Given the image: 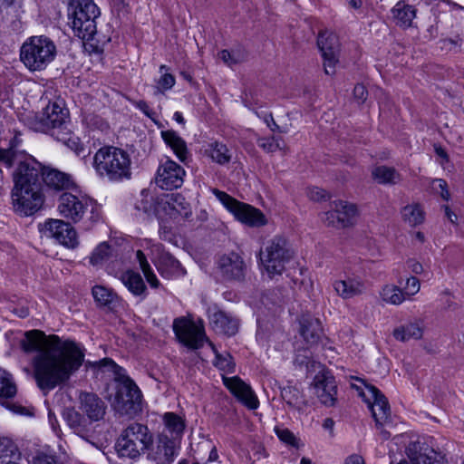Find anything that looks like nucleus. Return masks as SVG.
Here are the masks:
<instances>
[{
	"instance_id": "25",
	"label": "nucleus",
	"mask_w": 464,
	"mask_h": 464,
	"mask_svg": "<svg viewBox=\"0 0 464 464\" xmlns=\"http://www.w3.org/2000/svg\"><path fill=\"white\" fill-rule=\"evenodd\" d=\"M299 333L307 344H316L322 334L321 322L311 315L302 316Z\"/></svg>"
},
{
	"instance_id": "11",
	"label": "nucleus",
	"mask_w": 464,
	"mask_h": 464,
	"mask_svg": "<svg viewBox=\"0 0 464 464\" xmlns=\"http://www.w3.org/2000/svg\"><path fill=\"white\" fill-rule=\"evenodd\" d=\"M38 228L42 237L53 238L67 248H74L79 244L75 229L62 219L49 218L40 223Z\"/></svg>"
},
{
	"instance_id": "39",
	"label": "nucleus",
	"mask_w": 464,
	"mask_h": 464,
	"mask_svg": "<svg viewBox=\"0 0 464 464\" xmlns=\"http://www.w3.org/2000/svg\"><path fill=\"white\" fill-rule=\"evenodd\" d=\"M324 53H321L322 54V58H323V66H324V72L328 75H334L336 71H337V67H338V63H339V54L340 53H328L329 49H326L325 47H324Z\"/></svg>"
},
{
	"instance_id": "38",
	"label": "nucleus",
	"mask_w": 464,
	"mask_h": 464,
	"mask_svg": "<svg viewBox=\"0 0 464 464\" xmlns=\"http://www.w3.org/2000/svg\"><path fill=\"white\" fill-rule=\"evenodd\" d=\"M283 400L292 407L300 408L304 402L300 391L294 386H286L281 390Z\"/></svg>"
},
{
	"instance_id": "32",
	"label": "nucleus",
	"mask_w": 464,
	"mask_h": 464,
	"mask_svg": "<svg viewBox=\"0 0 464 464\" xmlns=\"http://www.w3.org/2000/svg\"><path fill=\"white\" fill-rule=\"evenodd\" d=\"M372 179L382 185H395L401 181V175L395 169L377 166L372 170Z\"/></svg>"
},
{
	"instance_id": "36",
	"label": "nucleus",
	"mask_w": 464,
	"mask_h": 464,
	"mask_svg": "<svg viewBox=\"0 0 464 464\" xmlns=\"http://www.w3.org/2000/svg\"><path fill=\"white\" fill-rule=\"evenodd\" d=\"M381 296L384 302L394 305L401 304L405 300L404 293L396 285H385Z\"/></svg>"
},
{
	"instance_id": "33",
	"label": "nucleus",
	"mask_w": 464,
	"mask_h": 464,
	"mask_svg": "<svg viewBox=\"0 0 464 464\" xmlns=\"http://www.w3.org/2000/svg\"><path fill=\"white\" fill-rule=\"evenodd\" d=\"M401 217L404 222L411 227H416L424 221V211L419 204L407 205L401 209Z\"/></svg>"
},
{
	"instance_id": "51",
	"label": "nucleus",
	"mask_w": 464,
	"mask_h": 464,
	"mask_svg": "<svg viewBox=\"0 0 464 464\" xmlns=\"http://www.w3.org/2000/svg\"><path fill=\"white\" fill-rule=\"evenodd\" d=\"M307 196L311 200L320 201L330 198V195L327 191L320 188H309L307 190Z\"/></svg>"
},
{
	"instance_id": "4",
	"label": "nucleus",
	"mask_w": 464,
	"mask_h": 464,
	"mask_svg": "<svg viewBox=\"0 0 464 464\" xmlns=\"http://www.w3.org/2000/svg\"><path fill=\"white\" fill-rule=\"evenodd\" d=\"M55 43L46 35H33L24 40L19 58L30 72L44 71L56 58Z\"/></svg>"
},
{
	"instance_id": "44",
	"label": "nucleus",
	"mask_w": 464,
	"mask_h": 464,
	"mask_svg": "<svg viewBox=\"0 0 464 464\" xmlns=\"http://www.w3.org/2000/svg\"><path fill=\"white\" fill-rule=\"evenodd\" d=\"M208 154L211 159L219 163L225 164L230 160L231 155L228 153L227 147H210Z\"/></svg>"
},
{
	"instance_id": "31",
	"label": "nucleus",
	"mask_w": 464,
	"mask_h": 464,
	"mask_svg": "<svg viewBox=\"0 0 464 464\" xmlns=\"http://www.w3.org/2000/svg\"><path fill=\"white\" fill-rule=\"evenodd\" d=\"M341 228L353 226L356 222L358 209L356 205L346 201H335Z\"/></svg>"
},
{
	"instance_id": "9",
	"label": "nucleus",
	"mask_w": 464,
	"mask_h": 464,
	"mask_svg": "<svg viewBox=\"0 0 464 464\" xmlns=\"http://www.w3.org/2000/svg\"><path fill=\"white\" fill-rule=\"evenodd\" d=\"M89 207L91 223H96L101 218V208L92 199L79 198L69 192H63L58 198L57 209L60 215L74 223L82 218Z\"/></svg>"
},
{
	"instance_id": "37",
	"label": "nucleus",
	"mask_w": 464,
	"mask_h": 464,
	"mask_svg": "<svg viewBox=\"0 0 464 464\" xmlns=\"http://www.w3.org/2000/svg\"><path fill=\"white\" fill-rule=\"evenodd\" d=\"M164 423L167 430L173 435L179 436L185 429L184 420L176 413L167 412L164 414Z\"/></svg>"
},
{
	"instance_id": "63",
	"label": "nucleus",
	"mask_w": 464,
	"mask_h": 464,
	"mask_svg": "<svg viewBox=\"0 0 464 464\" xmlns=\"http://www.w3.org/2000/svg\"><path fill=\"white\" fill-rule=\"evenodd\" d=\"M435 152L441 165H444V162H448L449 157L443 147H435Z\"/></svg>"
},
{
	"instance_id": "10",
	"label": "nucleus",
	"mask_w": 464,
	"mask_h": 464,
	"mask_svg": "<svg viewBox=\"0 0 464 464\" xmlns=\"http://www.w3.org/2000/svg\"><path fill=\"white\" fill-rule=\"evenodd\" d=\"M212 193L240 222L249 227H260L266 223L264 214L251 205L238 201L225 191L213 188Z\"/></svg>"
},
{
	"instance_id": "34",
	"label": "nucleus",
	"mask_w": 464,
	"mask_h": 464,
	"mask_svg": "<svg viewBox=\"0 0 464 464\" xmlns=\"http://www.w3.org/2000/svg\"><path fill=\"white\" fill-rule=\"evenodd\" d=\"M317 46L321 52L324 53V47L329 49L328 53H340V43L337 35L333 32H323L319 34L317 39Z\"/></svg>"
},
{
	"instance_id": "8",
	"label": "nucleus",
	"mask_w": 464,
	"mask_h": 464,
	"mask_svg": "<svg viewBox=\"0 0 464 464\" xmlns=\"http://www.w3.org/2000/svg\"><path fill=\"white\" fill-rule=\"evenodd\" d=\"M117 386L112 405L122 415L132 416L141 410L142 394L137 384L127 375L116 378Z\"/></svg>"
},
{
	"instance_id": "20",
	"label": "nucleus",
	"mask_w": 464,
	"mask_h": 464,
	"mask_svg": "<svg viewBox=\"0 0 464 464\" xmlns=\"http://www.w3.org/2000/svg\"><path fill=\"white\" fill-rule=\"evenodd\" d=\"M333 287L338 296L346 300L363 295L367 290L365 280L360 276H346L345 278L334 280Z\"/></svg>"
},
{
	"instance_id": "7",
	"label": "nucleus",
	"mask_w": 464,
	"mask_h": 464,
	"mask_svg": "<svg viewBox=\"0 0 464 464\" xmlns=\"http://www.w3.org/2000/svg\"><path fill=\"white\" fill-rule=\"evenodd\" d=\"M293 256L287 240L279 236L267 241L259 254L261 264L270 278L281 275Z\"/></svg>"
},
{
	"instance_id": "26",
	"label": "nucleus",
	"mask_w": 464,
	"mask_h": 464,
	"mask_svg": "<svg viewBox=\"0 0 464 464\" xmlns=\"http://www.w3.org/2000/svg\"><path fill=\"white\" fill-rule=\"evenodd\" d=\"M392 19L396 25L409 28L416 17V10L404 1H399L392 9Z\"/></svg>"
},
{
	"instance_id": "64",
	"label": "nucleus",
	"mask_w": 464,
	"mask_h": 464,
	"mask_svg": "<svg viewBox=\"0 0 464 464\" xmlns=\"http://www.w3.org/2000/svg\"><path fill=\"white\" fill-rule=\"evenodd\" d=\"M344 464H365L362 457L357 454H353L349 456L345 461Z\"/></svg>"
},
{
	"instance_id": "53",
	"label": "nucleus",
	"mask_w": 464,
	"mask_h": 464,
	"mask_svg": "<svg viewBox=\"0 0 464 464\" xmlns=\"http://www.w3.org/2000/svg\"><path fill=\"white\" fill-rule=\"evenodd\" d=\"M135 107L141 111L148 118H150L155 124H158L157 114L150 108L147 102L139 101L134 103Z\"/></svg>"
},
{
	"instance_id": "17",
	"label": "nucleus",
	"mask_w": 464,
	"mask_h": 464,
	"mask_svg": "<svg viewBox=\"0 0 464 464\" xmlns=\"http://www.w3.org/2000/svg\"><path fill=\"white\" fill-rule=\"evenodd\" d=\"M148 451L147 459L155 464H171L178 455L174 440L167 435H160L156 445H151Z\"/></svg>"
},
{
	"instance_id": "12",
	"label": "nucleus",
	"mask_w": 464,
	"mask_h": 464,
	"mask_svg": "<svg viewBox=\"0 0 464 464\" xmlns=\"http://www.w3.org/2000/svg\"><path fill=\"white\" fill-rule=\"evenodd\" d=\"M361 396L367 403L377 428H381L389 422L391 408L387 398L373 385H367Z\"/></svg>"
},
{
	"instance_id": "54",
	"label": "nucleus",
	"mask_w": 464,
	"mask_h": 464,
	"mask_svg": "<svg viewBox=\"0 0 464 464\" xmlns=\"http://www.w3.org/2000/svg\"><path fill=\"white\" fill-rule=\"evenodd\" d=\"M161 135L167 145H183L181 142V139L173 130L162 131Z\"/></svg>"
},
{
	"instance_id": "29",
	"label": "nucleus",
	"mask_w": 464,
	"mask_h": 464,
	"mask_svg": "<svg viewBox=\"0 0 464 464\" xmlns=\"http://www.w3.org/2000/svg\"><path fill=\"white\" fill-rule=\"evenodd\" d=\"M41 182L55 189H67L72 186L71 177L57 169H50L41 173Z\"/></svg>"
},
{
	"instance_id": "21",
	"label": "nucleus",
	"mask_w": 464,
	"mask_h": 464,
	"mask_svg": "<svg viewBox=\"0 0 464 464\" xmlns=\"http://www.w3.org/2000/svg\"><path fill=\"white\" fill-rule=\"evenodd\" d=\"M315 394L321 403L325 406H334L337 396V384L332 375L318 373L314 379Z\"/></svg>"
},
{
	"instance_id": "6",
	"label": "nucleus",
	"mask_w": 464,
	"mask_h": 464,
	"mask_svg": "<svg viewBox=\"0 0 464 464\" xmlns=\"http://www.w3.org/2000/svg\"><path fill=\"white\" fill-rule=\"evenodd\" d=\"M92 164L99 174L116 179L127 176L130 160L129 153L120 147H101Z\"/></svg>"
},
{
	"instance_id": "16",
	"label": "nucleus",
	"mask_w": 464,
	"mask_h": 464,
	"mask_svg": "<svg viewBox=\"0 0 464 464\" xmlns=\"http://www.w3.org/2000/svg\"><path fill=\"white\" fill-rule=\"evenodd\" d=\"M406 452L412 464H447L445 455L434 450L426 441L411 442Z\"/></svg>"
},
{
	"instance_id": "46",
	"label": "nucleus",
	"mask_w": 464,
	"mask_h": 464,
	"mask_svg": "<svg viewBox=\"0 0 464 464\" xmlns=\"http://www.w3.org/2000/svg\"><path fill=\"white\" fill-rule=\"evenodd\" d=\"M275 432L278 439L284 443L293 447H298V440L290 430L286 428L276 427Z\"/></svg>"
},
{
	"instance_id": "1",
	"label": "nucleus",
	"mask_w": 464,
	"mask_h": 464,
	"mask_svg": "<svg viewBox=\"0 0 464 464\" xmlns=\"http://www.w3.org/2000/svg\"><path fill=\"white\" fill-rule=\"evenodd\" d=\"M20 346L25 353H36L32 359L34 378L44 392L68 382L84 360V353L75 342H62L59 336L40 330L25 332Z\"/></svg>"
},
{
	"instance_id": "57",
	"label": "nucleus",
	"mask_w": 464,
	"mask_h": 464,
	"mask_svg": "<svg viewBox=\"0 0 464 464\" xmlns=\"http://www.w3.org/2000/svg\"><path fill=\"white\" fill-rule=\"evenodd\" d=\"M142 273L150 287L158 288L160 286V283L151 267L149 268L148 270L143 271Z\"/></svg>"
},
{
	"instance_id": "49",
	"label": "nucleus",
	"mask_w": 464,
	"mask_h": 464,
	"mask_svg": "<svg viewBox=\"0 0 464 464\" xmlns=\"http://www.w3.org/2000/svg\"><path fill=\"white\" fill-rule=\"evenodd\" d=\"M431 188L435 193L440 194L444 200H450V194L449 192L448 184L446 180L442 179H433L431 182Z\"/></svg>"
},
{
	"instance_id": "62",
	"label": "nucleus",
	"mask_w": 464,
	"mask_h": 464,
	"mask_svg": "<svg viewBox=\"0 0 464 464\" xmlns=\"http://www.w3.org/2000/svg\"><path fill=\"white\" fill-rule=\"evenodd\" d=\"M264 121H265L266 124L267 125V127L272 131L283 132V130L280 129V127L274 121V118L272 117V115H270V114L269 115H266L265 118H264Z\"/></svg>"
},
{
	"instance_id": "47",
	"label": "nucleus",
	"mask_w": 464,
	"mask_h": 464,
	"mask_svg": "<svg viewBox=\"0 0 464 464\" xmlns=\"http://www.w3.org/2000/svg\"><path fill=\"white\" fill-rule=\"evenodd\" d=\"M110 252V246L107 243L100 244L92 252L91 256V263L96 266L102 263L108 256Z\"/></svg>"
},
{
	"instance_id": "15",
	"label": "nucleus",
	"mask_w": 464,
	"mask_h": 464,
	"mask_svg": "<svg viewBox=\"0 0 464 464\" xmlns=\"http://www.w3.org/2000/svg\"><path fill=\"white\" fill-rule=\"evenodd\" d=\"M185 170L174 160L167 159L160 162L155 182L162 189L172 190L180 188L184 182Z\"/></svg>"
},
{
	"instance_id": "40",
	"label": "nucleus",
	"mask_w": 464,
	"mask_h": 464,
	"mask_svg": "<svg viewBox=\"0 0 464 464\" xmlns=\"http://www.w3.org/2000/svg\"><path fill=\"white\" fill-rule=\"evenodd\" d=\"M216 358L213 362L214 365L220 371L225 372H233L235 369V362L232 356L228 353H219L213 347Z\"/></svg>"
},
{
	"instance_id": "14",
	"label": "nucleus",
	"mask_w": 464,
	"mask_h": 464,
	"mask_svg": "<svg viewBox=\"0 0 464 464\" xmlns=\"http://www.w3.org/2000/svg\"><path fill=\"white\" fill-rule=\"evenodd\" d=\"M173 330L179 341L188 348L198 349L204 343L205 332L203 327L185 318L175 319Z\"/></svg>"
},
{
	"instance_id": "22",
	"label": "nucleus",
	"mask_w": 464,
	"mask_h": 464,
	"mask_svg": "<svg viewBox=\"0 0 464 464\" xmlns=\"http://www.w3.org/2000/svg\"><path fill=\"white\" fill-rule=\"evenodd\" d=\"M80 409L92 421L102 420L105 414V402L92 392H81L79 396Z\"/></svg>"
},
{
	"instance_id": "3",
	"label": "nucleus",
	"mask_w": 464,
	"mask_h": 464,
	"mask_svg": "<svg viewBox=\"0 0 464 464\" xmlns=\"http://www.w3.org/2000/svg\"><path fill=\"white\" fill-rule=\"evenodd\" d=\"M100 11L92 0H72L68 7V24L75 36L82 39L86 50L102 53V49L92 44L96 34L95 19Z\"/></svg>"
},
{
	"instance_id": "5",
	"label": "nucleus",
	"mask_w": 464,
	"mask_h": 464,
	"mask_svg": "<svg viewBox=\"0 0 464 464\" xmlns=\"http://www.w3.org/2000/svg\"><path fill=\"white\" fill-rule=\"evenodd\" d=\"M153 438L147 426L140 423L130 424L116 442L120 457L137 459L152 445Z\"/></svg>"
},
{
	"instance_id": "50",
	"label": "nucleus",
	"mask_w": 464,
	"mask_h": 464,
	"mask_svg": "<svg viewBox=\"0 0 464 464\" xmlns=\"http://www.w3.org/2000/svg\"><path fill=\"white\" fill-rule=\"evenodd\" d=\"M140 197V200L137 201L135 204V208L144 213L150 212L152 210L153 203L152 198H149V191L147 189H142Z\"/></svg>"
},
{
	"instance_id": "23",
	"label": "nucleus",
	"mask_w": 464,
	"mask_h": 464,
	"mask_svg": "<svg viewBox=\"0 0 464 464\" xmlns=\"http://www.w3.org/2000/svg\"><path fill=\"white\" fill-rule=\"evenodd\" d=\"M210 324L217 333L227 336L235 335L239 327L238 319L224 311L213 313L210 316Z\"/></svg>"
},
{
	"instance_id": "27",
	"label": "nucleus",
	"mask_w": 464,
	"mask_h": 464,
	"mask_svg": "<svg viewBox=\"0 0 464 464\" xmlns=\"http://www.w3.org/2000/svg\"><path fill=\"white\" fill-rule=\"evenodd\" d=\"M121 283L135 296H141L144 299L147 295V286L138 272L127 270L121 275Z\"/></svg>"
},
{
	"instance_id": "30",
	"label": "nucleus",
	"mask_w": 464,
	"mask_h": 464,
	"mask_svg": "<svg viewBox=\"0 0 464 464\" xmlns=\"http://www.w3.org/2000/svg\"><path fill=\"white\" fill-rule=\"evenodd\" d=\"M159 271L163 276L172 277L184 276L186 271L179 260L169 253H163L159 258Z\"/></svg>"
},
{
	"instance_id": "2",
	"label": "nucleus",
	"mask_w": 464,
	"mask_h": 464,
	"mask_svg": "<svg viewBox=\"0 0 464 464\" xmlns=\"http://www.w3.org/2000/svg\"><path fill=\"white\" fill-rule=\"evenodd\" d=\"M0 164L7 169L17 164L14 173L11 198L14 210L20 216L29 217L40 210L44 202L41 171L37 162L17 147L0 148Z\"/></svg>"
},
{
	"instance_id": "24",
	"label": "nucleus",
	"mask_w": 464,
	"mask_h": 464,
	"mask_svg": "<svg viewBox=\"0 0 464 464\" xmlns=\"http://www.w3.org/2000/svg\"><path fill=\"white\" fill-rule=\"evenodd\" d=\"M63 418L70 429L82 438H86L92 430V421L74 409H66Z\"/></svg>"
},
{
	"instance_id": "13",
	"label": "nucleus",
	"mask_w": 464,
	"mask_h": 464,
	"mask_svg": "<svg viewBox=\"0 0 464 464\" xmlns=\"http://www.w3.org/2000/svg\"><path fill=\"white\" fill-rule=\"evenodd\" d=\"M218 275L226 282L245 280L247 266L244 258L236 252L222 255L217 262Z\"/></svg>"
},
{
	"instance_id": "45",
	"label": "nucleus",
	"mask_w": 464,
	"mask_h": 464,
	"mask_svg": "<svg viewBox=\"0 0 464 464\" xmlns=\"http://www.w3.org/2000/svg\"><path fill=\"white\" fill-rule=\"evenodd\" d=\"M17 451L14 443L7 438H0V462H5V459L14 456Z\"/></svg>"
},
{
	"instance_id": "41",
	"label": "nucleus",
	"mask_w": 464,
	"mask_h": 464,
	"mask_svg": "<svg viewBox=\"0 0 464 464\" xmlns=\"http://www.w3.org/2000/svg\"><path fill=\"white\" fill-rule=\"evenodd\" d=\"M167 203L170 208H172L179 214L184 216L188 215L189 204L187 202V200L181 194L176 193L169 195L168 197Z\"/></svg>"
},
{
	"instance_id": "18",
	"label": "nucleus",
	"mask_w": 464,
	"mask_h": 464,
	"mask_svg": "<svg viewBox=\"0 0 464 464\" xmlns=\"http://www.w3.org/2000/svg\"><path fill=\"white\" fill-rule=\"evenodd\" d=\"M223 383L228 391L245 406L251 410L258 407L259 401L251 387L238 376L224 377Z\"/></svg>"
},
{
	"instance_id": "42",
	"label": "nucleus",
	"mask_w": 464,
	"mask_h": 464,
	"mask_svg": "<svg viewBox=\"0 0 464 464\" xmlns=\"http://www.w3.org/2000/svg\"><path fill=\"white\" fill-rule=\"evenodd\" d=\"M160 77L157 81V89L160 92H164L168 90H170L176 82L175 77L169 72V68L166 65H161L160 67Z\"/></svg>"
},
{
	"instance_id": "55",
	"label": "nucleus",
	"mask_w": 464,
	"mask_h": 464,
	"mask_svg": "<svg viewBox=\"0 0 464 464\" xmlns=\"http://www.w3.org/2000/svg\"><path fill=\"white\" fill-rule=\"evenodd\" d=\"M33 464H62L54 456L40 454L34 459Z\"/></svg>"
},
{
	"instance_id": "56",
	"label": "nucleus",
	"mask_w": 464,
	"mask_h": 464,
	"mask_svg": "<svg viewBox=\"0 0 464 464\" xmlns=\"http://www.w3.org/2000/svg\"><path fill=\"white\" fill-rule=\"evenodd\" d=\"M177 158L183 163L187 164L190 160L187 147H171Z\"/></svg>"
},
{
	"instance_id": "28",
	"label": "nucleus",
	"mask_w": 464,
	"mask_h": 464,
	"mask_svg": "<svg viewBox=\"0 0 464 464\" xmlns=\"http://www.w3.org/2000/svg\"><path fill=\"white\" fill-rule=\"evenodd\" d=\"M423 334V327L419 321L410 322L400 325L393 330V337L400 342H408L411 339L420 340Z\"/></svg>"
},
{
	"instance_id": "43",
	"label": "nucleus",
	"mask_w": 464,
	"mask_h": 464,
	"mask_svg": "<svg viewBox=\"0 0 464 464\" xmlns=\"http://www.w3.org/2000/svg\"><path fill=\"white\" fill-rule=\"evenodd\" d=\"M92 295L94 300L102 306L108 305L112 302V292L102 285H95L92 287Z\"/></svg>"
},
{
	"instance_id": "59",
	"label": "nucleus",
	"mask_w": 464,
	"mask_h": 464,
	"mask_svg": "<svg viewBox=\"0 0 464 464\" xmlns=\"http://www.w3.org/2000/svg\"><path fill=\"white\" fill-rule=\"evenodd\" d=\"M219 58L227 65L231 66L232 64L237 63V59L234 55L227 50H223L219 53Z\"/></svg>"
},
{
	"instance_id": "35",
	"label": "nucleus",
	"mask_w": 464,
	"mask_h": 464,
	"mask_svg": "<svg viewBox=\"0 0 464 464\" xmlns=\"http://www.w3.org/2000/svg\"><path fill=\"white\" fill-rule=\"evenodd\" d=\"M16 392V385L11 374L0 368V401L14 397Z\"/></svg>"
},
{
	"instance_id": "48",
	"label": "nucleus",
	"mask_w": 464,
	"mask_h": 464,
	"mask_svg": "<svg viewBox=\"0 0 464 464\" xmlns=\"http://www.w3.org/2000/svg\"><path fill=\"white\" fill-rule=\"evenodd\" d=\"M337 208H335V201L332 204V209L325 212L322 218L324 223L328 227L341 228Z\"/></svg>"
},
{
	"instance_id": "60",
	"label": "nucleus",
	"mask_w": 464,
	"mask_h": 464,
	"mask_svg": "<svg viewBox=\"0 0 464 464\" xmlns=\"http://www.w3.org/2000/svg\"><path fill=\"white\" fill-rule=\"evenodd\" d=\"M136 258L140 264V267L142 272L150 268V266L149 262L147 261L146 256L144 255V253L141 250H138L136 252Z\"/></svg>"
},
{
	"instance_id": "19",
	"label": "nucleus",
	"mask_w": 464,
	"mask_h": 464,
	"mask_svg": "<svg viewBox=\"0 0 464 464\" xmlns=\"http://www.w3.org/2000/svg\"><path fill=\"white\" fill-rule=\"evenodd\" d=\"M69 118V111L63 100L50 102L43 110L40 117L43 129L59 128Z\"/></svg>"
},
{
	"instance_id": "58",
	"label": "nucleus",
	"mask_w": 464,
	"mask_h": 464,
	"mask_svg": "<svg viewBox=\"0 0 464 464\" xmlns=\"http://www.w3.org/2000/svg\"><path fill=\"white\" fill-rule=\"evenodd\" d=\"M367 90L366 88L364 87V85L362 84H357L355 85L354 89H353V95L355 97V99L358 100V102H364L367 98Z\"/></svg>"
},
{
	"instance_id": "52",
	"label": "nucleus",
	"mask_w": 464,
	"mask_h": 464,
	"mask_svg": "<svg viewBox=\"0 0 464 464\" xmlns=\"http://www.w3.org/2000/svg\"><path fill=\"white\" fill-rule=\"evenodd\" d=\"M405 295H416L420 288V284L418 278L414 276H411L407 279L405 285Z\"/></svg>"
},
{
	"instance_id": "61",
	"label": "nucleus",
	"mask_w": 464,
	"mask_h": 464,
	"mask_svg": "<svg viewBox=\"0 0 464 464\" xmlns=\"http://www.w3.org/2000/svg\"><path fill=\"white\" fill-rule=\"evenodd\" d=\"M407 266H408V268L414 274L416 275H419V274H421L422 271H423V266L422 265L414 260V259H410L408 262H407Z\"/></svg>"
}]
</instances>
